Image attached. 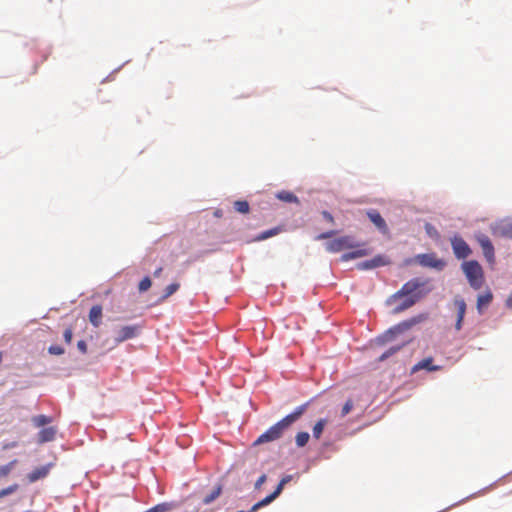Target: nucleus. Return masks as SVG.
Here are the masks:
<instances>
[{"label": "nucleus", "mask_w": 512, "mask_h": 512, "mask_svg": "<svg viewBox=\"0 0 512 512\" xmlns=\"http://www.w3.org/2000/svg\"><path fill=\"white\" fill-rule=\"evenodd\" d=\"M425 284L426 281L420 278H413L406 282L399 291L391 296V300L406 297V299L394 309V312L399 313L413 306L422 297L419 289L425 286Z\"/></svg>", "instance_id": "1"}, {"label": "nucleus", "mask_w": 512, "mask_h": 512, "mask_svg": "<svg viewBox=\"0 0 512 512\" xmlns=\"http://www.w3.org/2000/svg\"><path fill=\"white\" fill-rule=\"evenodd\" d=\"M462 270L470 284L474 289H480L483 284V270L481 265L475 261H465L462 263Z\"/></svg>", "instance_id": "2"}, {"label": "nucleus", "mask_w": 512, "mask_h": 512, "mask_svg": "<svg viewBox=\"0 0 512 512\" xmlns=\"http://www.w3.org/2000/svg\"><path fill=\"white\" fill-rule=\"evenodd\" d=\"M289 427L285 424V422L281 419L276 424L271 426L268 430L262 433L257 440L254 442V445H260L267 442H272L279 439L283 432Z\"/></svg>", "instance_id": "3"}, {"label": "nucleus", "mask_w": 512, "mask_h": 512, "mask_svg": "<svg viewBox=\"0 0 512 512\" xmlns=\"http://www.w3.org/2000/svg\"><path fill=\"white\" fill-rule=\"evenodd\" d=\"M353 247H355L354 240L350 236H342L326 244L327 251L331 253L340 252L344 249H350Z\"/></svg>", "instance_id": "4"}, {"label": "nucleus", "mask_w": 512, "mask_h": 512, "mask_svg": "<svg viewBox=\"0 0 512 512\" xmlns=\"http://www.w3.org/2000/svg\"><path fill=\"white\" fill-rule=\"evenodd\" d=\"M141 331L140 325H127L119 328L116 332L115 341L117 343L124 342L135 338Z\"/></svg>", "instance_id": "5"}, {"label": "nucleus", "mask_w": 512, "mask_h": 512, "mask_svg": "<svg viewBox=\"0 0 512 512\" xmlns=\"http://www.w3.org/2000/svg\"><path fill=\"white\" fill-rule=\"evenodd\" d=\"M451 245L454 255L458 259H464L471 254V249L465 240L459 236H454L451 239Z\"/></svg>", "instance_id": "6"}, {"label": "nucleus", "mask_w": 512, "mask_h": 512, "mask_svg": "<svg viewBox=\"0 0 512 512\" xmlns=\"http://www.w3.org/2000/svg\"><path fill=\"white\" fill-rule=\"evenodd\" d=\"M366 215L381 233L388 234L389 229L386 221L377 210L370 209L366 212Z\"/></svg>", "instance_id": "7"}, {"label": "nucleus", "mask_w": 512, "mask_h": 512, "mask_svg": "<svg viewBox=\"0 0 512 512\" xmlns=\"http://www.w3.org/2000/svg\"><path fill=\"white\" fill-rule=\"evenodd\" d=\"M422 266L442 269L445 266L443 260L437 259L434 254H421L417 257Z\"/></svg>", "instance_id": "8"}, {"label": "nucleus", "mask_w": 512, "mask_h": 512, "mask_svg": "<svg viewBox=\"0 0 512 512\" xmlns=\"http://www.w3.org/2000/svg\"><path fill=\"white\" fill-rule=\"evenodd\" d=\"M387 264H388V260L384 256L377 255L370 260H366V261L358 263L357 268L359 270H370V269H374V268L384 266Z\"/></svg>", "instance_id": "9"}, {"label": "nucleus", "mask_w": 512, "mask_h": 512, "mask_svg": "<svg viewBox=\"0 0 512 512\" xmlns=\"http://www.w3.org/2000/svg\"><path fill=\"white\" fill-rule=\"evenodd\" d=\"M454 306L457 311V319H456L455 329L457 331H459L462 328V323H463L465 313H466V302L461 297H455L454 298Z\"/></svg>", "instance_id": "10"}, {"label": "nucleus", "mask_w": 512, "mask_h": 512, "mask_svg": "<svg viewBox=\"0 0 512 512\" xmlns=\"http://www.w3.org/2000/svg\"><path fill=\"white\" fill-rule=\"evenodd\" d=\"M433 358L432 357H427V358H424L422 359L421 361H419L418 363H416L412 368H411V373H416L420 370H427L429 372H435V371H439L442 369V366H439V365H434L433 364Z\"/></svg>", "instance_id": "11"}, {"label": "nucleus", "mask_w": 512, "mask_h": 512, "mask_svg": "<svg viewBox=\"0 0 512 512\" xmlns=\"http://www.w3.org/2000/svg\"><path fill=\"white\" fill-rule=\"evenodd\" d=\"M309 403H304L298 406L292 413L285 416L282 420L285 424L290 427L295 421H297L307 410Z\"/></svg>", "instance_id": "12"}, {"label": "nucleus", "mask_w": 512, "mask_h": 512, "mask_svg": "<svg viewBox=\"0 0 512 512\" xmlns=\"http://www.w3.org/2000/svg\"><path fill=\"white\" fill-rule=\"evenodd\" d=\"M478 241L483 249L485 257L488 260H491L494 257V248L489 238L485 235H482L478 238Z\"/></svg>", "instance_id": "13"}, {"label": "nucleus", "mask_w": 512, "mask_h": 512, "mask_svg": "<svg viewBox=\"0 0 512 512\" xmlns=\"http://www.w3.org/2000/svg\"><path fill=\"white\" fill-rule=\"evenodd\" d=\"M50 470V465H45L36 468L31 473L28 474V480L29 482L33 483L36 482L39 479L45 478Z\"/></svg>", "instance_id": "14"}, {"label": "nucleus", "mask_w": 512, "mask_h": 512, "mask_svg": "<svg viewBox=\"0 0 512 512\" xmlns=\"http://www.w3.org/2000/svg\"><path fill=\"white\" fill-rule=\"evenodd\" d=\"M102 307L94 305L89 311V321L94 327H98L102 321Z\"/></svg>", "instance_id": "15"}, {"label": "nucleus", "mask_w": 512, "mask_h": 512, "mask_svg": "<svg viewBox=\"0 0 512 512\" xmlns=\"http://www.w3.org/2000/svg\"><path fill=\"white\" fill-rule=\"evenodd\" d=\"M56 429L54 427L43 428L38 433V442L45 443L54 440Z\"/></svg>", "instance_id": "16"}, {"label": "nucleus", "mask_w": 512, "mask_h": 512, "mask_svg": "<svg viewBox=\"0 0 512 512\" xmlns=\"http://www.w3.org/2000/svg\"><path fill=\"white\" fill-rule=\"evenodd\" d=\"M278 496H279V490L273 491L271 494L266 496L264 499L257 502L256 504H254L248 512H256L261 507H264V506L270 504L271 502H273Z\"/></svg>", "instance_id": "17"}, {"label": "nucleus", "mask_w": 512, "mask_h": 512, "mask_svg": "<svg viewBox=\"0 0 512 512\" xmlns=\"http://www.w3.org/2000/svg\"><path fill=\"white\" fill-rule=\"evenodd\" d=\"M276 198L286 203H299L297 196L294 193L286 190L278 192L276 194Z\"/></svg>", "instance_id": "18"}, {"label": "nucleus", "mask_w": 512, "mask_h": 512, "mask_svg": "<svg viewBox=\"0 0 512 512\" xmlns=\"http://www.w3.org/2000/svg\"><path fill=\"white\" fill-rule=\"evenodd\" d=\"M368 254H369V252H368L367 249H358L356 251L344 253L341 256V261H349L351 259H356V258L364 257V256H366Z\"/></svg>", "instance_id": "19"}, {"label": "nucleus", "mask_w": 512, "mask_h": 512, "mask_svg": "<svg viewBox=\"0 0 512 512\" xmlns=\"http://www.w3.org/2000/svg\"><path fill=\"white\" fill-rule=\"evenodd\" d=\"M222 492V485L218 484L209 494H207L203 498V503L205 505L211 504L214 500H216Z\"/></svg>", "instance_id": "20"}, {"label": "nucleus", "mask_w": 512, "mask_h": 512, "mask_svg": "<svg viewBox=\"0 0 512 512\" xmlns=\"http://www.w3.org/2000/svg\"><path fill=\"white\" fill-rule=\"evenodd\" d=\"M327 424L326 419H319L312 428L313 437L318 440L320 439L323 430Z\"/></svg>", "instance_id": "21"}, {"label": "nucleus", "mask_w": 512, "mask_h": 512, "mask_svg": "<svg viewBox=\"0 0 512 512\" xmlns=\"http://www.w3.org/2000/svg\"><path fill=\"white\" fill-rule=\"evenodd\" d=\"M32 422L36 427H43L52 422V418L46 415H37L32 418Z\"/></svg>", "instance_id": "22"}, {"label": "nucleus", "mask_w": 512, "mask_h": 512, "mask_svg": "<svg viewBox=\"0 0 512 512\" xmlns=\"http://www.w3.org/2000/svg\"><path fill=\"white\" fill-rule=\"evenodd\" d=\"M492 301V294L487 292L486 294L479 295L477 299V309L481 312L483 306H487Z\"/></svg>", "instance_id": "23"}, {"label": "nucleus", "mask_w": 512, "mask_h": 512, "mask_svg": "<svg viewBox=\"0 0 512 512\" xmlns=\"http://www.w3.org/2000/svg\"><path fill=\"white\" fill-rule=\"evenodd\" d=\"M402 348V345H396V346H392L390 347L388 350H386L384 353H382L379 358H378V361L382 362L386 359H388L389 357L395 355L397 352H399V350Z\"/></svg>", "instance_id": "24"}, {"label": "nucleus", "mask_w": 512, "mask_h": 512, "mask_svg": "<svg viewBox=\"0 0 512 512\" xmlns=\"http://www.w3.org/2000/svg\"><path fill=\"white\" fill-rule=\"evenodd\" d=\"M280 231H281V229L279 227H275V228L266 230V231L262 232L261 234H259L256 237V240L257 241H262V240L268 239V238H270L272 236L277 235Z\"/></svg>", "instance_id": "25"}, {"label": "nucleus", "mask_w": 512, "mask_h": 512, "mask_svg": "<svg viewBox=\"0 0 512 512\" xmlns=\"http://www.w3.org/2000/svg\"><path fill=\"white\" fill-rule=\"evenodd\" d=\"M234 209L242 214H247L249 212V203L245 200H238L234 202Z\"/></svg>", "instance_id": "26"}, {"label": "nucleus", "mask_w": 512, "mask_h": 512, "mask_svg": "<svg viewBox=\"0 0 512 512\" xmlns=\"http://www.w3.org/2000/svg\"><path fill=\"white\" fill-rule=\"evenodd\" d=\"M309 434L307 432H299L296 434L295 442L298 447H304L309 441Z\"/></svg>", "instance_id": "27"}, {"label": "nucleus", "mask_w": 512, "mask_h": 512, "mask_svg": "<svg viewBox=\"0 0 512 512\" xmlns=\"http://www.w3.org/2000/svg\"><path fill=\"white\" fill-rule=\"evenodd\" d=\"M180 287V284L175 282V283H172L170 285H168L165 290H164V294L162 296V300H165L167 299L168 297H170L171 295H173Z\"/></svg>", "instance_id": "28"}, {"label": "nucleus", "mask_w": 512, "mask_h": 512, "mask_svg": "<svg viewBox=\"0 0 512 512\" xmlns=\"http://www.w3.org/2000/svg\"><path fill=\"white\" fill-rule=\"evenodd\" d=\"M171 509H172V504L161 503V504H158V505L150 508L146 512H167V511H170Z\"/></svg>", "instance_id": "29"}, {"label": "nucleus", "mask_w": 512, "mask_h": 512, "mask_svg": "<svg viewBox=\"0 0 512 512\" xmlns=\"http://www.w3.org/2000/svg\"><path fill=\"white\" fill-rule=\"evenodd\" d=\"M16 463L17 460L15 459L6 465L0 466V478L7 476L11 472Z\"/></svg>", "instance_id": "30"}, {"label": "nucleus", "mask_w": 512, "mask_h": 512, "mask_svg": "<svg viewBox=\"0 0 512 512\" xmlns=\"http://www.w3.org/2000/svg\"><path fill=\"white\" fill-rule=\"evenodd\" d=\"M151 285H152L151 279L148 276H146L140 281L138 289L140 292H145L148 289H150Z\"/></svg>", "instance_id": "31"}, {"label": "nucleus", "mask_w": 512, "mask_h": 512, "mask_svg": "<svg viewBox=\"0 0 512 512\" xmlns=\"http://www.w3.org/2000/svg\"><path fill=\"white\" fill-rule=\"evenodd\" d=\"M352 408H353V401L351 399H349L345 402V404L342 407L341 416L344 417L347 414H349L351 412Z\"/></svg>", "instance_id": "32"}, {"label": "nucleus", "mask_w": 512, "mask_h": 512, "mask_svg": "<svg viewBox=\"0 0 512 512\" xmlns=\"http://www.w3.org/2000/svg\"><path fill=\"white\" fill-rule=\"evenodd\" d=\"M48 352L52 355H62L65 353V350L63 347L59 346V345H51L49 348H48Z\"/></svg>", "instance_id": "33"}, {"label": "nucleus", "mask_w": 512, "mask_h": 512, "mask_svg": "<svg viewBox=\"0 0 512 512\" xmlns=\"http://www.w3.org/2000/svg\"><path fill=\"white\" fill-rule=\"evenodd\" d=\"M17 488H18V485L14 484L12 486H9L5 489L0 490V498L7 496L9 494H12L13 492H15L17 490Z\"/></svg>", "instance_id": "34"}, {"label": "nucleus", "mask_w": 512, "mask_h": 512, "mask_svg": "<svg viewBox=\"0 0 512 512\" xmlns=\"http://www.w3.org/2000/svg\"><path fill=\"white\" fill-rule=\"evenodd\" d=\"M63 338L67 344H71L73 338V329L68 327L63 333Z\"/></svg>", "instance_id": "35"}, {"label": "nucleus", "mask_w": 512, "mask_h": 512, "mask_svg": "<svg viewBox=\"0 0 512 512\" xmlns=\"http://www.w3.org/2000/svg\"><path fill=\"white\" fill-rule=\"evenodd\" d=\"M290 479H291L290 476L283 477L274 491H278L279 490V495H280L282 490H283V488H284V485L286 483H288L290 481Z\"/></svg>", "instance_id": "36"}, {"label": "nucleus", "mask_w": 512, "mask_h": 512, "mask_svg": "<svg viewBox=\"0 0 512 512\" xmlns=\"http://www.w3.org/2000/svg\"><path fill=\"white\" fill-rule=\"evenodd\" d=\"M290 479H291L290 476L283 477L274 491H278L279 490V495H280L282 490H283V488H284V485L286 483H288L290 481Z\"/></svg>", "instance_id": "37"}, {"label": "nucleus", "mask_w": 512, "mask_h": 512, "mask_svg": "<svg viewBox=\"0 0 512 512\" xmlns=\"http://www.w3.org/2000/svg\"><path fill=\"white\" fill-rule=\"evenodd\" d=\"M77 348L83 354L87 353V343L84 340H79L77 342Z\"/></svg>", "instance_id": "38"}, {"label": "nucleus", "mask_w": 512, "mask_h": 512, "mask_svg": "<svg viewBox=\"0 0 512 512\" xmlns=\"http://www.w3.org/2000/svg\"><path fill=\"white\" fill-rule=\"evenodd\" d=\"M335 233H336L335 231H328V232H324V233L319 234V235L316 237V239H317V240L327 239V238L332 237Z\"/></svg>", "instance_id": "39"}, {"label": "nucleus", "mask_w": 512, "mask_h": 512, "mask_svg": "<svg viewBox=\"0 0 512 512\" xmlns=\"http://www.w3.org/2000/svg\"><path fill=\"white\" fill-rule=\"evenodd\" d=\"M265 481H266V475H265V474H263V475H261V476L257 479V481H256V483H255V488H256V489L260 488V487L265 483Z\"/></svg>", "instance_id": "40"}, {"label": "nucleus", "mask_w": 512, "mask_h": 512, "mask_svg": "<svg viewBox=\"0 0 512 512\" xmlns=\"http://www.w3.org/2000/svg\"><path fill=\"white\" fill-rule=\"evenodd\" d=\"M322 215L324 217V219L326 221H328L329 223L333 224L334 223V218L333 216L331 215V213H329L328 211H323L322 212Z\"/></svg>", "instance_id": "41"}, {"label": "nucleus", "mask_w": 512, "mask_h": 512, "mask_svg": "<svg viewBox=\"0 0 512 512\" xmlns=\"http://www.w3.org/2000/svg\"><path fill=\"white\" fill-rule=\"evenodd\" d=\"M411 323L409 322H403V323H400L396 329H398L399 331H404V330H407L411 327Z\"/></svg>", "instance_id": "42"}, {"label": "nucleus", "mask_w": 512, "mask_h": 512, "mask_svg": "<svg viewBox=\"0 0 512 512\" xmlns=\"http://www.w3.org/2000/svg\"><path fill=\"white\" fill-rule=\"evenodd\" d=\"M162 271H163V268H162V267L157 268V269L154 271V276H155V277H159V276L161 275Z\"/></svg>", "instance_id": "43"}, {"label": "nucleus", "mask_w": 512, "mask_h": 512, "mask_svg": "<svg viewBox=\"0 0 512 512\" xmlns=\"http://www.w3.org/2000/svg\"><path fill=\"white\" fill-rule=\"evenodd\" d=\"M507 306L512 308V293H511V296L507 299Z\"/></svg>", "instance_id": "44"}, {"label": "nucleus", "mask_w": 512, "mask_h": 512, "mask_svg": "<svg viewBox=\"0 0 512 512\" xmlns=\"http://www.w3.org/2000/svg\"><path fill=\"white\" fill-rule=\"evenodd\" d=\"M426 230H427L428 233H430V230H434V228L430 224H427L426 225Z\"/></svg>", "instance_id": "45"}, {"label": "nucleus", "mask_w": 512, "mask_h": 512, "mask_svg": "<svg viewBox=\"0 0 512 512\" xmlns=\"http://www.w3.org/2000/svg\"><path fill=\"white\" fill-rule=\"evenodd\" d=\"M15 445H16L15 443H12V444H9V445H5L4 449L14 447Z\"/></svg>", "instance_id": "46"}, {"label": "nucleus", "mask_w": 512, "mask_h": 512, "mask_svg": "<svg viewBox=\"0 0 512 512\" xmlns=\"http://www.w3.org/2000/svg\"><path fill=\"white\" fill-rule=\"evenodd\" d=\"M2 361V353L0 352V362Z\"/></svg>", "instance_id": "47"}]
</instances>
